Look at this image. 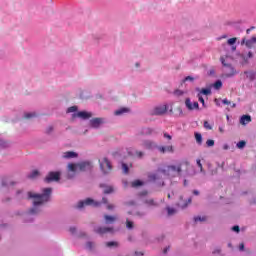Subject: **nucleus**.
<instances>
[{"instance_id":"f257e3e1","label":"nucleus","mask_w":256,"mask_h":256,"mask_svg":"<svg viewBox=\"0 0 256 256\" xmlns=\"http://www.w3.org/2000/svg\"><path fill=\"white\" fill-rule=\"evenodd\" d=\"M190 163L187 160H182L178 165H169L163 168L162 173L168 177H181V173L188 171Z\"/></svg>"},{"instance_id":"f03ea898","label":"nucleus","mask_w":256,"mask_h":256,"mask_svg":"<svg viewBox=\"0 0 256 256\" xmlns=\"http://www.w3.org/2000/svg\"><path fill=\"white\" fill-rule=\"evenodd\" d=\"M51 188H45L42 194H33V192H28L29 199H34L33 204L35 206L42 205V203H47L51 197Z\"/></svg>"},{"instance_id":"7ed1b4c3","label":"nucleus","mask_w":256,"mask_h":256,"mask_svg":"<svg viewBox=\"0 0 256 256\" xmlns=\"http://www.w3.org/2000/svg\"><path fill=\"white\" fill-rule=\"evenodd\" d=\"M100 169L104 173V175H107L113 169V166L111 165V162L107 158H103V160L100 162Z\"/></svg>"},{"instance_id":"20e7f679","label":"nucleus","mask_w":256,"mask_h":256,"mask_svg":"<svg viewBox=\"0 0 256 256\" xmlns=\"http://www.w3.org/2000/svg\"><path fill=\"white\" fill-rule=\"evenodd\" d=\"M61 179V172H49L48 175L45 177L44 181L46 183H53L60 181Z\"/></svg>"},{"instance_id":"39448f33","label":"nucleus","mask_w":256,"mask_h":256,"mask_svg":"<svg viewBox=\"0 0 256 256\" xmlns=\"http://www.w3.org/2000/svg\"><path fill=\"white\" fill-rule=\"evenodd\" d=\"M85 205H94L95 207H97L99 205V203H95V201L91 198H87L84 201H80L77 204V208L78 209H83V207H85Z\"/></svg>"},{"instance_id":"423d86ee","label":"nucleus","mask_w":256,"mask_h":256,"mask_svg":"<svg viewBox=\"0 0 256 256\" xmlns=\"http://www.w3.org/2000/svg\"><path fill=\"white\" fill-rule=\"evenodd\" d=\"M175 148H173V144L171 142H167V144L162 145L161 153H174Z\"/></svg>"},{"instance_id":"0eeeda50","label":"nucleus","mask_w":256,"mask_h":256,"mask_svg":"<svg viewBox=\"0 0 256 256\" xmlns=\"http://www.w3.org/2000/svg\"><path fill=\"white\" fill-rule=\"evenodd\" d=\"M256 43V36H253L252 38L246 40L245 38L242 39L241 41V45H246V47H248V49H251V47H253V45H255Z\"/></svg>"},{"instance_id":"6e6552de","label":"nucleus","mask_w":256,"mask_h":256,"mask_svg":"<svg viewBox=\"0 0 256 256\" xmlns=\"http://www.w3.org/2000/svg\"><path fill=\"white\" fill-rule=\"evenodd\" d=\"M94 231L95 233H98V235H105V233H113V227H99Z\"/></svg>"},{"instance_id":"1a4fd4ad","label":"nucleus","mask_w":256,"mask_h":256,"mask_svg":"<svg viewBox=\"0 0 256 256\" xmlns=\"http://www.w3.org/2000/svg\"><path fill=\"white\" fill-rule=\"evenodd\" d=\"M78 168L80 171H89L93 169V165L91 164V162H81L80 164H78Z\"/></svg>"},{"instance_id":"9d476101","label":"nucleus","mask_w":256,"mask_h":256,"mask_svg":"<svg viewBox=\"0 0 256 256\" xmlns=\"http://www.w3.org/2000/svg\"><path fill=\"white\" fill-rule=\"evenodd\" d=\"M101 124H103V118H93L90 120V127H93L94 129H98Z\"/></svg>"},{"instance_id":"9b49d317","label":"nucleus","mask_w":256,"mask_h":256,"mask_svg":"<svg viewBox=\"0 0 256 256\" xmlns=\"http://www.w3.org/2000/svg\"><path fill=\"white\" fill-rule=\"evenodd\" d=\"M76 117H79L80 119H91V117H93V114L87 111H80L76 114Z\"/></svg>"},{"instance_id":"f8f14e48","label":"nucleus","mask_w":256,"mask_h":256,"mask_svg":"<svg viewBox=\"0 0 256 256\" xmlns=\"http://www.w3.org/2000/svg\"><path fill=\"white\" fill-rule=\"evenodd\" d=\"M142 146L145 149H155V147H157V145L154 142H151L149 140H145L142 142Z\"/></svg>"},{"instance_id":"ddd939ff","label":"nucleus","mask_w":256,"mask_h":256,"mask_svg":"<svg viewBox=\"0 0 256 256\" xmlns=\"http://www.w3.org/2000/svg\"><path fill=\"white\" fill-rule=\"evenodd\" d=\"M63 157L64 159H75V157H77V153L73 151H67V152H64Z\"/></svg>"},{"instance_id":"4468645a","label":"nucleus","mask_w":256,"mask_h":256,"mask_svg":"<svg viewBox=\"0 0 256 256\" xmlns=\"http://www.w3.org/2000/svg\"><path fill=\"white\" fill-rule=\"evenodd\" d=\"M168 111H170V113H173V107L169 105H163L161 108V115H165L166 113H168Z\"/></svg>"},{"instance_id":"2eb2a0df","label":"nucleus","mask_w":256,"mask_h":256,"mask_svg":"<svg viewBox=\"0 0 256 256\" xmlns=\"http://www.w3.org/2000/svg\"><path fill=\"white\" fill-rule=\"evenodd\" d=\"M157 179H159V174H157V173H150L148 175L149 183H155V181H157Z\"/></svg>"},{"instance_id":"dca6fc26","label":"nucleus","mask_w":256,"mask_h":256,"mask_svg":"<svg viewBox=\"0 0 256 256\" xmlns=\"http://www.w3.org/2000/svg\"><path fill=\"white\" fill-rule=\"evenodd\" d=\"M241 125H247V123H251V117L249 115H243L240 119Z\"/></svg>"},{"instance_id":"f3484780","label":"nucleus","mask_w":256,"mask_h":256,"mask_svg":"<svg viewBox=\"0 0 256 256\" xmlns=\"http://www.w3.org/2000/svg\"><path fill=\"white\" fill-rule=\"evenodd\" d=\"M104 219L107 224L115 223V221H117V217L109 215H105Z\"/></svg>"},{"instance_id":"a211bd4d","label":"nucleus","mask_w":256,"mask_h":256,"mask_svg":"<svg viewBox=\"0 0 256 256\" xmlns=\"http://www.w3.org/2000/svg\"><path fill=\"white\" fill-rule=\"evenodd\" d=\"M39 177V170H33L29 175L28 179H37Z\"/></svg>"},{"instance_id":"6ab92c4d","label":"nucleus","mask_w":256,"mask_h":256,"mask_svg":"<svg viewBox=\"0 0 256 256\" xmlns=\"http://www.w3.org/2000/svg\"><path fill=\"white\" fill-rule=\"evenodd\" d=\"M192 199L189 198L187 201L185 202H179L178 203V207H181V209H185V207H187V205H189L191 203Z\"/></svg>"},{"instance_id":"aec40b11","label":"nucleus","mask_w":256,"mask_h":256,"mask_svg":"<svg viewBox=\"0 0 256 256\" xmlns=\"http://www.w3.org/2000/svg\"><path fill=\"white\" fill-rule=\"evenodd\" d=\"M123 113H129V109L128 108H121L119 110H116L114 112V115H123Z\"/></svg>"},{"instance_id":"412c9836","label":"nucleus","mask_w":256,"mask_h":256,"mask_svg":"<svg viewBox=\"0 0 256 256\" xmlns=\"http://www.w3.org/2000/svg\"><path fill=\"white\" fill-rule=\"evenodd\" d=\"M195 139L198 145H201V143H203V136L201 135V133H195Z\"/></svg>"},{"instance_id":"4be33fe9","label":"nucleus","mask_w":256,"mask_h":256,"mask_svg":"<svg viewBox=\"0 0 256 256\" xmlns=\"http://www.w3.org/2000/svg\"><path fill=\"white\" fill-rule=\"evenodd\" d=\"M166 209H167L168 217H172V215H175L177 213V210L174 208L167 207Z\"/></svg>"},{"instance_id":"5701e85b","label":"nucleus","mask_w":256,"mask_h":256,"mask_svg":"<svg viewBox=\"0 0 256 256\" xmlns=\"http://www.w3.org/2000/svg\"><path fill=\"white\" fill-rule=\"evenodd\" d=\"M77 167H79V164H68V169L72 171V173H75V171H77Z\"/></svg>"},{"instance_id":"b1692460","label":"nucleus","mask_w":256,"mask_h":256,"mask_svg":"<svg viewBox=\"0 0 256 256\" xmlns=\"http://www.w3.org/2000/svg\"><path fill=\"white\" fill-rule=\"evenodd\" d=\"M185 105H186L187 109H189L190 111H193V104L191 103V99L187 98L185 100Z\"/></svg>"},{"instance_id":"393cba45","label":"nucleus","mask_w":256,"mask_h":256,"mask_svg":"<svg viewBox=\"0 0 256 256\" xmlns=\"http://www.w3.org/2000/svg\"><path fill=\"white\" fill-rule=\"evenodd\" d=\"M213 87H214V89L219 90V89H221V87H223V82H221V80H218V81H216V82L213 84Z\"/></svg>"},{"instance_id":"a878e982","label":"nucleus","mask_w":256,"mask_h":256,"mask_svg":"<svg viewBox=\"0 0 256 256\" xmlns=\"http://www.w3.org/2000/svg\"><path fill=\"white\" fill-rule=\"evenodd\" d=\"M106 247H119V243L115 241L106 242Z\"/></svg>"},{"instance_id":"bb28decb","label":"nucleus","mask_w":256,"mask_h":256,"mask_svg":"<svg viewBox=\"0 0 256 256\" xmlns=\"http://www.w3.org/2000/svg\"><path fill=\"white\" fill-rule=\"evenodd\" d=\"M245 145H247V142H245L244 140H241L239 141L237 144H236V147L238 149H243L245 147Z\"/></svg>"},{"instance_id":"cd10ccee","label":"nucleus","mask_w":256,"mask_h":256,"mask_svg":"<svg viewBox=\"0 0 256 256\" xmlns=\"http://www.w3.org/2000/svg\"><path fill=\"white\" fill-rule=\"evenodd\" d=\"M143 185V181L135 180L132 182V187H141Z\"/></svg>"},{"instance_id":"c85d7f7f","label":"nucleus","mask_w":256,"mask_h":256,"mask_svg":"<svg viewBox=\"0 0 256 256\" xmlns=\"http://www.w3.org/2000/svg\"><path fill=\"white\" fill-rule=\"evenodd\" d=\"M111 193H113V188L111 186H105L104 194L109 195Z\"/></svg>"},{"instance_id":"c756f323","label":"nucleus","mask_w":256,"mask_h":256,"mask_svg":"<svg viewBox=\"0 0 256 256\" xmlns=\"http://www.w3.org/2000/svg\"><path fill=\"white\" fill-rule=\"evenodd\" d=\"M134 227L133 221H130L129 219L126 220V228L131 230Z\"/></svg>"},{"instance_id":"7c9ffc66","label":"nucleus","mask_w":256,"mask_h":256,"mask_svg":"<svg viewBox=\"0 0 256 256\" xmlns=\"http://www.w3.org/2000/svg\"><path fill=\"white\" fill-rule=\"evenodd\" d=\"M152 115H161V107H156L152 110Z\"/></svg>"},{"instance_id":"2f4dec72","label":"nucleus","mask_w":256,"mask_h":256,"mask_svg":"<svg viewBox=\"0 0 256 256\" xmlns=\"http://www.w3.org/2000/svg\"><path fill=\"white\" fill-rule=\"evenodd\" d=\"M200 93H202V95H211V89H209V88H202Z\"/></svg>"},{"instance_id":"473e14b6","label":"nucleus","mask_w":256,"mask_h":256,"mask_svg":"<svg viewBox=\"0 0 256 256\" xmlns=\"http://www.w3.org/2000/svg\"><path fill=\"white\" fill-rule=\"evenodd\" d=\"M227 43H228V45L233 46V45H235L237 43V38H235V37L234 38H230V39H228Z\"/></svg>"},{"instance_id":"72a5a7b5","label":"nucleus","mask_w":256,"mask_h":256,"mask_svg":"<svg viewBox=\"0 0 256 256\" xmlns=\"http://www.w3.org/2000/svg\"><path fill=\"white\" fill-rule=\"evenodd\" d=\"M122 170H123V173L127 175V173H129V166H127V164L125 163H122Z\"/></svg>"},{"instance_id":"f704fd0d","label":"nucleus","mask_w":256,"mask_h":256,"mask_svg":"<svg viewBox=\"0 0 256 256\" xmlns=\"http://www.w3.org/2000/svg\"><path fill=\"white\" fill-rule=\"evenodd\" d=\"M163 137L168 141V143H171V139H173V137L169 135L167 132H164Z\"/></svg>"},{"instance_id":"c9c22d12","label":"nucleus","mask_w":256,"mask_h":256,"mask_svg":"<svg viewBox=\"0 0 256 256\" xmlns=\"http://www.w3.org/2000/svg\"><path fill=\"white\" fill-rule=\"evenodd\" d=\"M32 117H37V114H35V113H26L24 115L25 119H32Z\"/></svg>"},{"instance_id":"e433bc0d","label":"nucleus","mask_w":256,"mask_h":256,"mask_svg":"<svg viewBox=\"0 0 256 256\" xmlns=\"http://www.w3.org/2000/svg\"><path fill=\"white\" fill-rule=\"evenodd\" d=\"M204 127H205L208 131H211V129H213V126H211V124H209L208 121H204Z\"/></svg>"},{"instance_id":"4c0bfd02","label":"nucleus","mask_w":256,"mask_h":256,"mask_svg":"<svg viewBox=\"0 0 256 256\" xmlns=\"http://www.w3.org/2000/svg\"><path fill=\"white\" fill-rule=\"evenodd\" d=\"M194 221H195V223H197V221H207V217L198 216V217L194 218Z\"/></svg>"},{"instance_id":"58836bf2","label":"nucleus","mask_w":256,"mask_h":256,"mask_svg":"<svg viewBox=\"0 0 256 256\" xmlns=\"http://www.w3.org/2000/svg\"><path fill=\"white\" fill-rule=\"evenodd\" d=\"M206 145L207 147H213L215 145V140H211V139L207 140Z\"/></svg>"},{"instance_id":"ea45409f","label":"nucleus","mask_w":256,"mask_h":256,"mask_svg":"<svg viewBox=\"0 0 256 256\" xmlns=\"http://www.w3.org/2000/svg\"><path fill=\"white\" fill-rule=\"evenodd\" d=\"M75 111H77V106H71L67 110L68 113H75Z\"/></svg>"},{"instance_id":"a19ab883","label":"nucleus","mask_w":256,"mask_h":256,"mask_svg":"<svg viewBox=\"0 0 256 256\" xmlns=\"http://www.w3.org/2000/svg\"><path fill=\"white\" fill-rule=\"evenodd\" d=\"M198 101L202 103L203 107H205V99L203 98V96H201V94H198Z\"/></svg>"},{"instance_id":"79ce46f5","label":"nucleus","mask_w":256,"mask_h":256,"mask_svg":"<svg viewBox=\"0 0 256 256\" xmlns=\"http://www.w3.org/2000/svg\"><path fill=\"white\" fill-rule=\"evenodd\" d=\"M196 163H197V165H198V167H199L201 173H203V164H201V160H200V159H197V160H196Z\"/></svg>"},{"instance_id":"37998d69","label":"nucleus","mask_w":256,"mask_h":256,"mask_svg":"<svg viewBox=\"0 0 256 256\" xmlns=\"http://www.w3.org/2000/svg\"><path fill=\"white\" fill-rule=\"evenodd\" d=\"M143 155H145V153L141 151H136V157H138V159H143Z\"/></svg>"},{"instance_id":"c03bdc74","label":"nucleus","mask_w":256,"mask_h":256,"mask_svg":"<svg viewBox=\"0 0 256 256\" xmlns=\"http://www.w3.org/2000/svg\"><path fill=\"white\" fill-rule=\"evenodd\" d=\"M183 94H184V92L182 90H176L174 92V95H176V97H181V95H183Z\"/></svg>"},{"instance_id":"a18cd8bd","label":"nucleus","mask_w":256,"mask_h":256,"mask_svg":"<svg viewBox=\"0 0 256 256\" xmlns=\"http://www.w3.org/2000/svg\"><path fill=\"white\" fill-rule=\"evenodd\" d=\"M86 247L87 249H93V247H95V244L93 242H87Z\"/></svg>"},{"instance_id":"49530a36","label":"nucleus","mask_w":256,"mask_h":256,"mask_svg":"<svg viewBox=\"0 0 256 256\" xmlns=\"http://www.w3.org/2000/svg\"><path fill=\"white\" fill-rule=\"evenodd\" d=\"M186 81H195V78L191 76H187L186 78L183 79V83H185Z\"/></svg>"},{"instance_id":"de8ad7c7","label":"nucleus","mask_w":256,"mask_h":256,"mask_svg":"<svg viewBox=\"0 0 256 256\" xmlns=\"http://www.w3.org/2000/svg\"><path fill=\"white\" fill-rule=\"evenodd\" d=\"M147 205H156L153 199L146 200Z\"/></svg>"},{"instance_id":"09e8293b","label":"nucleus","mask_w":256,"mask_h":256,"mask_svg":"<svg viewBox=\"0 0 256 256\" xmlns=\"http://www.w3.org/2000/svg\"><path fill=\"white\" fill-rule=\"evenodd\" d=\"M222 103H223L224 105H231V101H229L227 98L223 99V100H222Z\"/></svg>"},{"instance_id":"8fccbe9b","label":"nucleus","mask_w":256,"mask_h":256,"mask_svg":"<svg viewBox=\"0 0 256 256\" xmlns=\"http://www.w3.org/2000/svg\"><path fill=\"white\" fill-rule=\"evenodd\" d=\"M192 108H193V109H199V102H194V103L192 104Z\"/></svg>"},{"instance_id":"3c124183","label":"nucleus","mask_w":256,"mask_h":256,"mask_svg":"<svg viewBox=\"0 0 256 256\" xmlns=\"http://www.w3.org/2000/svg\"><path fill=\"white\" fill-rule=\"evenodd\" d=\"M232 231H235L236 233H239V231H240L239 226H233Z\"/></svg>"},{"instance_id":"603ef678","label":"nucleus","mask_w":256,"mask_h":256,"mask_svg":"<svg viewBox=\"0 0 256 256\" xmlns=\"http://www.w3.org/2000/svg\"><path fill=\"white\" fill-rule=\"evenodd\" d=\"M253 58V52H248L247 57H244V59H251Z\"/></svg>"},{"instance_id":"864d4df0","label":"nucleus","mask_w":256,"mask_h":256,"mask_svg":"<svg viewBox=\"0 0 256 256\" xmlns=\"http://www.w3.org/2000/svg\"><path fill=\"white\" fill-rule=\"evenodd\" d=\"M107 209H108L109 211H111V210L115 209V205H113V204H108V205H107Z\"/></svg>"},{"instance_id":"5fc2aeb1","label":"nucleus","mask_w":256,"mask_h":256,"mask_svg":"<svg viewBox=\"0 0 256 256\" xmlns=\"http://www.w3.org/2000/svg\"><path fill=\"white\" fill-rule=\"evenodd\" d=\"M245 74L247 75V77H250V79L253 80L254 74L250 73V72H245Z\"/></svg>"},{"instance_id":"6e6d98bb","label":"nucleus","mask_w":256,"mask_h":256,"mask_svg":"<svg viewBox=\"0 0 256 256\" xmlns=\"http://www.w3.org/2000/svg\"><path fill=\"white\" fill-rule=\"evenodd\" d=\"M244 249H245V244L241 243V244L239 245V250H240V251H243Z\"/></svg>"},{"instance_id":"4d7b16f0","label":"nucleus","mask_w":256,"mask_h":256,"mask_svg":"<svg viewBox=\"0 0 256 256\" xmlns=\"http://www.w3.org/2000/svg\"><path fill=\"white\" fill-rule=\"evenodd\" d=\"M30 213H31V215H35V213H37V209L32 208V209L30 210Z\"/></svg>"},{"instance_id":"13d9d810","label":"nucleus","mask_w":256,"mask_h":256,"mask_svg":"<svg viewBox=\"0 0 256 256\" xmlns=\"http://www.w3.org/2000/svg\"><path fill=\"white\" fill-rule=\"evenodd\" d=\"M169 249H170V247H169V246H168V247H166V248H164V250H163L164 255H167V251H169Z\"/></svg>"},{"instance_id":"bf43d9fd","label":"nucleus","mask_w":256,"mask_h":256,"mask_svg":"<svg viewBox=\"0 0 256 256\" xmlns=\"http://www.w3.org/2000/svg\"><path fill=\"white\" fill-rule=\"evenodd\" d=\"M213 253L215 254V253H221V249L220 248H216L214 251H213Z\"/></svg>"},{"instance_id":"052dcab7","label":"nucleus","mask_w":256,"mask_h":256,"mask_svg":"<svg viewBox=\"0 0 256 256\" xmlns=\"http://www.w3.org/2000/svg\"><path fill=\"white\" fill-rule=\"evenodd\" d=\"M76 231H77V229H75V227L70 228V233H75Z\"/></svg>"},{"instance_id":"680f3d73","label":"nucleus","mask_w":256,"mask_h":256,"mask_svg":"<svg viewBox=\"0 0 256 256\" xmlns=\"http://www.w3.org/2000/svg\"><path fill=\"white\" fill-rule=\"evenodd\" d=\"M135 255H136V256H143L144 253H143V252H135Z\"/></svg>"},{"instance_id":"e2e57ef3","label":"nucleus","mask_w":256,"mask_h":256,"mask_svg":"<svg viewBox=\"0 0 256 256\" xmlns=\"http://www.w3.org/2000/svg\"><path fill=\"white\" fill-rule=\"evenodd\" d=\"M51 131H53V126H50L47 130V133H51Z\"/></svg>"},{"instance_id":"0e129e2a","label":"nucleus","mask_w":256,"mask_h":256,"mask_svg":"<svg viewBox=\"0 0 256 256\" xmlns=\"http://www.w3.org/2000/svg\"><path fill=\"white\" fill-rule=\"evenodd\" d=\"M102 203H105V204H107V203H108V200H107V198H103V199H102Z\"/></svg>"},{"instance_id":"69168bd1","label":"nucleus","mask_w":256,"mask_h":256,"mask_svg":"<svg viewBox=\"0 0 256 256\" xmlns=\"http://www.w3.org/2000/svg\"><path fill=\"white\" fill-rule=\"evenodd\" d=\"M193 195H199V191L198 190H194L193 191Z\"/></svg>"},{"instance_id":"338daca9","label":"nucleus","mask_w":256,"mask_h":256,"mask_svg":"<svg viewBox=\"0 0 256 256\" xmlns=\"http://www.w3.org/2000/svg\"><path fill=\"white\" fill-rule=\"evenodd\" d=\"M209 75H215V71L214 70H210Z\"/></svg>"},{"instance_id":"774afa93","label":"nucleus","mask_w":256,"mask_h":256,"mask_svg":"<svg viewBox=\"0 0 256 256\" xmlns=\"http://www.w3.org/2000/svg\"><path fill=\"white\" fill-rule=\"evenodd\" d=\"M225 67H226V69H232V67L229 65H226Z\"/></svg>"}]
</instances>
